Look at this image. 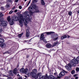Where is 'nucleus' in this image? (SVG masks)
Here are the masks:
<instances>
[{
	"label": "nucleus",
	"mask_w": 79,
	"mask_h": 79,
	"mask_svg": "<svg viewBox=\"0 0 79 79\" xmlns=\"http://www.w3.org/2000/svg\"><path fill=\"white\" fill-rule=\"evenodd\" d=\"M30 35L29 34V32L28 30H27L26 32V36L27 37H29Z\"/></svg>",
	"instance_id": "ddd939ff"
},
{
	"label": "nucleus",
	"mask_w": 79,
	"mask_h": 79,
	"mask_svg": "<svg viewBox=\"0 0 79 79\" xmlns=\"http://www.w3.org/2000/svg\"><path fill=\"white\" fill-rule=\"evenodd\" d=\"M79 56H78L76 59H73L72 60V61L71 62V64L72 66H76L77 64H79Z\"/></svg>",
	"instance_id": "f03ea898"
},
{
	"label": "nucleus",
	"mask_w": 79,
	"mask_h": 79,
	"mask_svg": "<svg viewBox=\"0 0 79 79\" xmlns=\"http://www.w3.org/2000/svg\"><path fill=\"white\" fill-rule=\"evenodd\" d=\"M2 18H0V21H1V23H0V26L2 27H5L6 26L7 24H8V22L6 21H2L1 20Z\"/></svg>",
	"instance_id": "39448f33"
},
{
	"label": "nucleus",
	"mask_w": 79,
	"mask_h": 79,
	"mask_svg": "<svg viewBox=\"0 0 79 79\" xmlns=\"http://www.w3.org/2000/svg\"><path fill=\"white\" fill-rule=\"evenodd\" d=\"M33 10L34 9L35 10H37L38 8V7L35 5H33Z\"/></svg>",
	"instance_id": "a211bd4d"
},
{
	"label": "nucleus",
	"mask_w": 79,
	"mask_h": 79,
	"mask_svg": "<svg viewBox=\"0 0 79 79\" xmlns=\"http://www.w3.org/2000/svg\"><path fill=\"white\" fill-rule=\"evenodd\" d=\"M15 2H18V0H15Z\"/></svg>",
	"instance_id": "a18cd8bd"
},
{
	"label": "nucleus",
	"mask_w": 79,
	"mask_h": 79,
	"mask_svg": "<svg viewBox=\"0 0 79 79\" xmlns=\"http://www.w3.org/2000/svg\"><path fill=\"white\" fill-rule=\"evenodd\" d=\"M49 52H51V51L49 50Z\"/></svg>",
	"instance_id": "6e6d98bb"
},
{
	"label": "nucleus",
	"mask_w": 79,
	"mask_h": 79,
	"mask_svg": "<svg viewBox=\"0 0 79 79\" xmlns=\"http://www.w3.org/2000/svg\"><path fill=\"white\" fill-rule=\"evenodd\" d=\"M15 7H14V8H12V9L14 10V9H15Z\"/></svg>",
	"instance_id": "49530a36"
},
{
	"label": "nucleus",
	"mask_w": 79,
	"mask_h": 79,
	"mask_svg": "<svg viewBox=\"0 0 79 79\" xmlns=\"http://www.w3.org/2000/svg\"><path fill=\"white\" fill-rule=\"evenodd\" d=\"M56 35L57 37L53 39V40H54V41H55V40H58V35Z\"/></svg>",
	"instance_id": "cd10ccee"
},
{
	"label": "nucleus",
	"mask_w": 79,
	"mask_h": 79,
	"mask_svg": "<svg viewBox=\"0 0 79 79\" xmlns=\"http://www.w3.org/2000/svg\"><path fill=\"white\" fill-rule=\"evenodd\" d=\"M46 46L48 48H50V47H53V46L49 44H47Z\"/></svg>",
	"instance_id": "2eb2a0df"
},
{
	"label": "nucleus",
	"mask_w": 79,
	"mask_h": 79,
	"mask_svg": "<svg viewBox=\"0 0 79 79\" xmlns=\"http://www.w3.org/2000/svg\"><path fill=\"white\" fill-rule=\"evenodd\" d=\"M76 71H77V72H79V67H76Z\"/></svg>",
	"instance_id": "c756f323"
},
{
	"label": "nucleus",
	"mask_w": 79,
	"mask_h": 79,
	"mask_svg": "<svg viewBox=\"0 0 79 79\" xmlns=\"http://www.w3.org/2000/svg\"><path fill=\"white\" fill-rule=\"evenodd\" d=\"M0 76H1V74H0Z\"/></svg>",
	"instance_id": "680f3d73"
},
{
	"label": "nucleus",
	"mask_w": 79,
	"mask_h": 79,
	"mask_svg": "<svg viewBox=\"0 0 79 79\" xmlns=\"http://www.w3.org/2000/svg\"><path fill=\"white\" fill-rule=\"evenodd\" d=\"M65 68L68 71H70V70H71V64L70 63L68 64V65H66L65 66Z\"/></svg>",
	"instance_id": "6e6552de"
},
{
	"label": "nucleus",
	"mask_w": 79,
	"mask_h": 79,
	"mask_svg": "<svg viewBox=\"0 0 79 79\" xmlns=\"http://www.w3.org/2000/svg\"><path fill=\"white\" fill-rule=\"evenodd\" d=\"M8 73L10 76H11V75H13V71H12V70L10 71H9Z\"/></svg>",
	"instance_id": "b1692460"
},
{
	"label": "nucleus",
	"mask_w": 79,
	"mask_h": 79,
	"mask_svg": "<svg viewBox=\"0 0 79 79\" xmlns=\"http://www.w3.org/2000/svg\"><path fill=\"white\" fill-rule=\"evenodd\" d=\"M44 34H42L41 35V36H40L41 40H43V41L45 43H47V41H46V40L45 39V37H44Z\"/></svg>",
	"instance_id": "9d476101"
},
{
	"label": "nucleus",
	"mask_w": 79,
	"mask_h": 79,
	"mask_svg": "<svg viewBox=\"0 0 79 79\" xmlns=\"http://www.w3.org/2000/svg\"><path fill=\"white\" fill-rule=\"evenodd\" d=\"M68 36H67V35H64L63 36H62L61 38V39L62 40H63V39H65V38H67Z\"/></svg>",
	"instance_id": "5701e85b"
},
{
	"label": "nucleus",
	"mask_w": 79,
	"mask_h": 79,
	"mask_svg": "<svg viewBox=\"0 0 79 79\" xmlns=\"http://www.w3.org/2000/svg\"><path fill=\"white\" fill-rule=\"evenodd\" d=\"M71 79H74V78H71Z\"/></svg>",
	"instance_id": "13d9d810"
},
{
	"label": "nucleus",
	"mask_w": 79,
	"mask_h": 79,
	"mask_svg": "<svg viewBox=\"0 0 79 79\" xmlns=\"http://www.w3.org/2000/svg\"><path fill=\"white\" fill-rule=\"evenodd\" d=\"M25 77H26V78H27V76H25Z\"/></svg>",
	"instance_id": "de8ad7c7"
},
{
	"label": "nucleus",
	"mask_w": 79,
	"mask_h": 79,
	"mask_svg": "<svg viewBox=\"0 0 79 79\" xmlns=\"http://www.w3.org/2000/svg\"><path fill=\"white\" fill-rule=\"evenodd\" d=\"M47 35H50V34H54L55 32H52V31H50V32H46L45 33H44L43 34H46Z\"/></svg>",
	"instance_id": "4468645a"
},
{
	"label": "nucleus",
	"mask_w": 79,
	"mask_h": 79,
	"mask_svg": "<svg viewBox=\"0 0 79 79\" xmlns=\"http://www.w3.org/2000/svg\"><path fill=\"white\" fill-rule=\"evenodd\" d=\"M75 79H78V77H75Z\"/></svg>",
	"instance_id": "c03bdc74"
},
{
	"label": "nucleus",
	"mask_w": 79,
	"mask_h": 79,
	"mask_svg": "<svg viewBox=\"0 0 79 79\" xmlns=\"http://www.w3.org/2000/svg\"><path fill=\"white\" fill-rule=\"evenodd\" d=\"M5 8H10V4H7L5 6Z\"/></svg>",
	"instance_id": "bb28decb"
},
{
	"label": "nucleus",
	"mask_w": 79,
	"mask_h": 79,
	"mask_svg": "<svg viewBox=\"0 0 79 79\" xmlns=\"http://www.w3.org/2000/svg\"><path fill=\"white\" fill-rule=\"evenodd\" d=\"M66 77V78H67L68 77Z\"/></svg>",
	"instance_id": "bf43d9fd"
},
{
	"label": "nucleus",
	"mask_w": 79,
	"mask_h": 79,
	"mask_svg": "<svg viewBox=\"0 0 79 79\" xmlns=\"http://www.w3.org/2000/svg\"><path fill=\"white\" fill-rule=\"evenodd\" d=\"M76 76H77V74H75L73 75L74 77H76Z\"/></svg>",
	"instance_id": "79ce46f5"
},
{
	"label": "nucleus",
	"mask_w": 79,
	"mask_h": 79,
	"mask_svg": "<svg viewBox=\"0 0 79 79\" xmlns=\"http://www.w3.org/2000/svg\"><path fill=\"white\" fill-rule=\"evenodd\" d=\"M19 9H22V6H19Z\"/></svg>",
	"instance_id": "58836bf2"
},
{
	"label": "nucleus",
	"mask_w": 79,
	"mask_h": 79,
	"mask_svg": "<svg viewBox=\"0 0 79 79\" xmlns=\"http://www.w3.org/2000/svg\"><path fill=\"white\" fill-rule=\"evenodd\" d=\"M25 2H26V1H27V0H24Z\"/></svg>",
	"instance_id": "864d4df0"
},
{
	"label": "nucleus",
	"mask_w": 79,
	"mask_h": 79,
	"mask_svg": "<svg viewBox=\"0 0 79 79\" xmlns=\"http://www.w3.org/2000/svg\"><path fill=\"white\" fill-rule=\"evenodd\" d=\"M20 72L21 73H24L25 74H29V71L27 69H24L23 68H22L20 70Z\"/></svg>",
	"instance_id": "423d86ee"
},
{
	"label": "nucleus",
	"mask_w": 79,
	"mask_h": 79,
	"mask_svg": "<svg viewBox=\"0 0 79 79\" xmlns=\"http://www.w3.org/2000/svg\"><path fill=\"white\" fill-rule=\"evenodd\" d=\"M18 79H22V78H19Z\"/></svg>",
	"instance_id": "603ef678"
},
{
	"label": "nucleus",
	"mask_w": 79,
	"mask_h": 79,
	"mask_svg": "<svg viewBox=\"0 0 79 79\" xmlns=\"http://www.w3.org/2000/svg\"><path fill=\"white\" fill-rule=\"evenodd\" d=\"M68 14L69 16H71L72 15V12H69L68 13Z\"/></svg>",
	"instance_id": "473e14b6"
},
{
	"label": "nucleus",
	"mask_w": 79,
	"mask_h": 79,
	"mask_svg": "<svg viewBox=\"0 0 79 79\" xmlns=\"http://www.w3.org/2000/svg\"><path fill=\"white\" fill-rule=\"evenodd\" d=\"M7 1L8 2H10V3H11L12 2L11 0H7Z\"/></svg>",
	"instance_id": "e433bc0d"
},
{
	"label": "nucleus",
	"mask_w": 79,
	"mask_h": 79,
	"mask_svg": "<svg viewBox=\"0 0 79 79\" xmlns=\"http://www.w3.org/2000/svg\"><path fill=\"white\" fill-rule=\"evenodd\" d=\"M13 13V11L11 10L9 12V14L10 15V14H11Z\"/></svg>",
	"instance_id": "72a5a7b5"
},
{
	"label": "nucleus",
	"mask_w": 79,
	"mask_h": 79,
	"mask_svg": "<svg viewBox=\"0 0 79 79\" xmlns=\"http://www.w3.org/2000/svg\"><path fill=\"white\" fill-rule=\"evenodd\" d=\"M71 74H74L75 73V71L74 70L72 71L71 72Z\"/></svg>",
	"instance_id": "7c9ffc66"
},
{
	"label": "nucleus",
	"mask_w": 79,
	"mask_h": 79,
	"mask_svg": "<svg viewBox=\"0 0 79 79\" xmlns=\"http://www.w3.org/2000/svg\"><path fill=\"white\" fill-rule=\"evenodd\" d=\"M38 2V0H33V2L34 3H37Z\"/></svg>",
	"instance_id": "c9c22d12"
},
{
	"label": "nucleus",
	"mask_w": 79,
	"mask_h": 79,
	"mask_svg": "<svg viewBox=\"0 0 79 79\" xmlns=\"http://www.w3.org/2000/svg\"><path fill=\"white\" fill-rule=\"evenodd\" d=\"M77 13H79V10H78V11Z\"/></svg>",
	"instance_id": "5fc2aeb1"
},
{
	"label": "nucleus",
	"mask_w": 79,
	"mask_h": 79,
	"mask_svg": "<svg viewBox=\"0 0 79 79\" xmlns=\"http://www.w3.org/2000/svg\"><path fill=\"white\" fill-rule=\"evenodd\" d=\"M0 36H1V35H0Z\"/></svg>",
	"instance_id": "e2e57ef3"
},
{
	"label": "nucleus",
	"mask_w": 79,
	"mask_h": 79,
	"mask_svg": "<svg viewBox=\"0 0 79 79\" xmlns=\"http://www.w3.org/2000/svg\"><path fill=\"white\" fill-rule=\"evenodd\" d=\"M0 46L1 48H5V47H6V44L5 43H3L1 44H0Z\"/></svg>",
	"instance_id": "9b49d317"
},
{
	"label": "nucleus",
	"mask_w": 79,
	"mask_h": 79,
	"mask_svg": "<svg viewBox=\"0 0 79 79\" xmlns=\"http://www.w3.org/2000/svg\"><path fill=\"white\" fill-rule=\"evenodd\" d=\"M6 76V77H8V76Z\"/></svg>",
	"instance_id": "052dcab7"
},
{
	"label": "nucleus",
	"mask_w": 79,
	"mask_h": 79,
	"mask_svg": "<svg viewBox=\"0 0 79 79\" xmlns=\"http://www.w3.org/2000/svg\"><path fill=\"white\" fill-rule=\"evenodd\" d=\"M1 10H5V8H4V7H3L2 6L1 7Z\"/></svg>",
	"instance_id": "2f4dec72"
},
{
	"label": "nucleus",
	"mask_w": 79,
	"mask_h": 79,
	"mask_svg": "<svg viewBox=\"0 0 79 79\" xmlns=\"http://www.w3.org/2000/svg\"><path fill=\"white\" fill-rule=\"evenodd\" d=\"M18 20V17L17 16H14L12 17V19L9 22V23L11 26H12L14 24V21H17Z\"/></svg>",
	"instance_id": "20e7f679"
},
{
	"label": "nucleus",
	"mask_w": 79,
	"mask_h": 79,
	"mask_svg": "<svg viewBox=\"0 0 79 79\" xmlns=\"http://www.w3.org/2000/svg\"><path fill=\"white\" fill-rule=\"evenodd\" d=\"M23 35V33H22L20 34H19L18 35V37L19 38H21V36Z\"/></svg>",
	"instance_id": "393cba45"
},
{
	"label": "nucleus",
	"mask_w": 79,
	"mask_h": 79,
	"mask_svg": "<svg viewBox=\"0 0 79 79\" xmlns=\"http://www.w3.org/2000/svg\"><path fill=\"white\" fill-rule=\"evenodd\" d=\"M17 11H18V10L17 9L15 10L14 11V12L15 13H16V12H17Z\"/></svg>",
	"instance_id": "a19ab883"
},
{
	"label": "nucleus",
	"mask_w": 79,
	"mask_h": 79,
	"mask_svg": "<svg viewBox=\"0 0 79 79\" xmlns=\"http://www.w3.org/2000/svg\"><path fill=\"white\" fill-rule=\"evenodd\" d=\"M33 10L34 8H33V6H30L28 8V10H30V11H32Z\"/></svg>",
	"instance_id": "f3484780"
},
{
	"label": "nucleus",
	"mask_w": 79,
	"mask_h": 79,
	"mask_svg": "<svg viewBox=\"0 0 79 79\" xmlns=\"http://www.w3.org/2000/svg\"><path fill=\"white\" fill-rule=\"evenodd\" d=\"M27 13V11H25L24 13V15H25L24 19L23 16H22V15H20L21 17L19 20V22L20 23V25L21 27H23V22L25 25H27V23H29V22L31 19V18L30 19V17H29V15H28Z\"/></svg>",
	"instance_id": "f257e3e1"
},
{
	"label": "nucleus",
	"mask_w": 79,
	"mask_h": 79,
	"mask_svg": "<svg viewBox=\"0 0 79 79\" xmlns=\"http://www.w3.org/2000/svg\"><path fill=\"white\" fill-rule=\"evenodd\" d=\"M63 72H61L59 74L60 76H63L65 75V73L67 74L68 73V72L64 70H63Z\"/></svg>",
	"instance_id": "1a4fd4ad"
},
{
	"label": "nucleus",
	"mask_w": 79,
	"mask_h": 79,
	"mask_svg": "<svg viewBox=\"0 0 79 79\" xmlns=\"http://www.w3.org/2000/svg\"><path fill=\"white\" fill-rule=\"evenodd\" d=\"M2 32V27H0V32L1 33Z\"/></svg>",
	"instance_id": "f704fd0d"
},
{
	"label": "nucleus",
	"mask_w": 79,
	"mask_h": 79,
	"mask_svg": "<svg viewBox=\"0 0 79 79\" xmlns=\"http://www.w3.org/2000/svg\"><path fill=\"white\" fill-rule=\"evenodd\" d=\"M20 13H19V12H18L17 13V15H18V14H19Z\"/></svg>",
	"instance_id": "09e8293b"
},
{
	"label": "nucleus",
	"mask_w": 79,
	"mask_h": 79,
	"mask_svg": "<svg viewBox=\"0 0 79 79\" xmlns=\"http://www.w3.org/2000/svg\"><path fill=\"white\" fill-rule=\"evenodd\" d=\"M58 44V42H55L53 45L52 47H55V46H56V45H57Z\"/></svg>",
	"instance_id": "aec40b11"
},
{
	"label": "nucleus",
	"mask_w": 79,
	"mask_h": 79,
	"mask_svg": "<svg viewBox=\"0 0 79 79\" xmlns=\"http://www.w3.org/2000/svg\"><path fill=\"white\" fill-rule=\"evenodd\" d=\"M41 3L42 5H45V2H44V0H41Z\"/></svg>",
	"instance_id": "4be33fe9"
},
{
	"label": "nucleus",
	"mask_w": 79,
	"mask_h": 79,
	"mask_svg": "<svg viewBox=\"0 0 79 79\" xmlns=\"http://www.w3.org/2000/svg\"><path fill=\"white\" fill-rule=\"evenodd\" d=\"M7 19L8 21H10V20H11V18H10V16H8L7 17Z\"/></svg>",
	"instance_id": "a878e982"
},
{
	"label": "nucleus",
	"mask_w": 79,
	"mask_h": 79,
	"mask_svg": "<svg viewBox=\"0 0 79 79\" xmlns=\"http://www.w3.org/2000/svg\"><path fill=\"white\" fill-rule=\"evenodd\" d=\"M13 52L11 51V50H9L7 51H6L5 53H4V54H5V53H13Z\"/></svg>",
	"instance_id": "6ab92c4d"
},
{
	"label": "nucleus",
	"mask_w": 79,
	"mask_h": 79,
	"mask_svg": "<svg viewBox=\"0 0 79 79\" xmlns=\"http://www.w3.org/2000/svg\"><path fill=\"white\" fill-rule=\"evenodd\" d=\"M19 76V74H17V76Z\"/></svg>",
	"instance_id": "4d7b16f0"
},
{
	"label": "nucleus",
	"mask_w": 79,
	"mask_h": 79,
	"mask_svg": "<svg viewBox=\"0 0 79 79\" xmlns=\"http://www.w3.org/2000/svg\"><path fill=\"white\" fill-rule=\"evenodd\" d=\"M37 73V70L36 69H34L33 70L32 72V76L33 77V76H36V73Z\"/></svg>",
	"instance_id": "f8f14e48"
},
{
	"label": "nucleus",
	"mask_w": 79,
	"mask_h": 79,
	"mask_svg": "<svg viewBox=\"0 0 79 79\" xmlns=\"http://www.w3.org/2000/svg\"><path fill=\"white\" fill-rule=\"evenodd\" d=\"M54 75H56V73H54Z\"/></svg>",
	"instance_id": "8fccbe9b"
},
{
	"label": "nucleus",
	"mask_w": 79,
	"mask_h": 79,
	"mask_svg": "<svg viewBox=\"0 0 79 79\" xmlns=\"http://www.w3.org/2000/svg\"><path fill=\"white\" fill-rule=\"evenodd\" d=\"M48 79H56V78L52 75H50L48 77L47 75L40 77V79H48Z\"/></svg>",
	"instance_id": "7ed1b4c3"
},
{
	"label": "nucleus",
	"mask_w": 79,
	"mask_h": 79,
	"mask_svg": "<svg viewBox=\"0 0 79 79\" xmlns=\"http://www.w3.org/2000/svg\"><path fill=\"white\" fill-rule=\"evenodd\" d=\"M70 37V36H69V35H68V38H69Z\"/></svg>",
	"instance_id": "3c124183"
},
{
	"label": "nucleus",
	"mask_w": 79,
	"mask_h": 79,
	"mask_svg": "<svg viewBox=\"0 0 79 79\" xmlns=\"http://www.w3.org/2000/svg\"><path fill=\"white\" fill-rule=\"evenodd\" d=\"M35 13H39V10H36L35 11Z\"/></svg>",
	"instance_id": "4c0bfd02"
},
{
	"label": "nucleus",
	"mask_w": 79,
	"mask_h": 79,
	"mask_svg": "<svg viewBox=\"0 0 79 79\" xmlns=\"http://www.w3.org/2000/svg\"><path fill=\"white\" fill-rule=\"evenodd\" d=\"M42 75V73H37V75H36L35 76L33 75V77L35 78V79H37L38 78V77H41Z\"/></svg>",
	"instance_id": "0eeeda50"
},
{
	"label": "nucleus",
	"mask_w": 79,
	"mask_h": 79,
	"mask_svg": "<svg viewBox=\"0 0 79 79\" xmlns=\"http://www.w3.org/2000/svg\"><path fill=\"white\" fill-rule=\"evenodd\" d=\"M5 42L4 39L2 38H0V43H3Z\"/></svg>",
	"instance_id": "412c9836"
},
{
	"label": "nucleus",
	"mask_w": 79,
	"mask_h": 79,
	"mask_svg": "<svg viewBox=\"0 0 79 79\" xmlns=\"http://www.w3.org/2000/svg\"><path fill=\"white\" fill-rule=\"evenodd\" d=\"M13 73L14 74H16L18 73V70L16 69H15L13 70Z\"/></svg>",
	"instance_id": "dca6fc26"
},
{
	"label": "nucleus",
	"mask_w": 79,
	"mask_h": 79,
	"mask_svg": "<svg viewBox=\"0 0 79 79\" xmlns=\"http://www.w3.org/2000/svg\"><path fill=\"white\" fill-rule=\"evenodd\" d=\"M7 79H11V77H8Z\"/></svg>",
	"instance_id": "37998d69"
},
{
	"label": "nucleus",
	"mask_w": 79,
	"mask_h": 79,
	"mask_svg": "<svg viewBox=\"0 0 79 79\" xmlns=\"http://www.w3.org/2000/svg\"><path fill=\"white\" fill-rule=\"evenodd\" d=\"M30 3H31V1H29V2H28V4H27V6H28V5H29V4Z\"/></svg>",
	"instance_id": "ea45409f"
},
{
	"label": "nucleus",
	"mask_w": 79,
	"mask_h": 79,
	"mask_svg": "<svg viewBox=\"0 0 79 79\" xmlns=\"http://www.w3.org/2000/svg\"><path fill=\"white\" fill-rule=\"evenodd\" d=\"M2 14H3L2 12H0V18H1V17H2V16H4V15Z\"/></svg>",
	"instance_id": "c85d7f7f"
}]
</instances>
